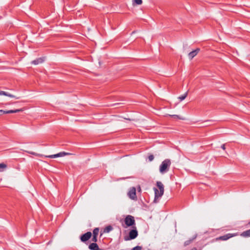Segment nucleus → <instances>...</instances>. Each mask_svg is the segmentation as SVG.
<instances>
[{
    "mask_svg": "<svg viewBox=\"0 0 250 250\" xmlns=\"http://www.w3.org/2000/svg\"><path fill=\"white\" fill-rule=\"evenodd\" d=\"M156 185L159 190L156 188H154V190L155 192V197L154 200V202L157 203V199L161 197L163 194L164 192V187L162 183L160 181H157L156 183Z\"/></svg>",
    "mask_w": 250,
    "mask_h": 250,
    "instance_id": "nucleus-1",
    "label": "nucleus"
},
{
    "mask_svg": "<svg viewBox=\"0 0 250 250\" xmlns=\"http://www.w3.org/2000/svg\"><path fill=\"white\" fill-rule=\"evenodd\" d=\"M171 160L169 159L164 160L159 167V171L161 174H164L168 171L171 166Z\"/></svg>",
    "mask_w": 250,
    "mask_h": 250,
    "instance_id": "nucleus-2",
    "label": "nucleus"
},
{
    "mask_svg": "<svg viewBox=\"0 0 250 250\" xmlns=\"http://www.w3.org/2000/svg\"><path fill=\"white\" fill-rule=\"evenodd\" d=\"M133 229H131L129 232L128 236H125L124 239L125 241H128L136 238L138 235V231L137 230L136 227H133Z\"/></svg>",
    "mask_w": 250,
    "mask_h": 250,
    "instance_id": "nucleus-3",
    "label": "nucleus"
},
{
    "mask_svg": "<svg viewBox=\"0 0 250 250\" xmlns=\"http://www.w3.org/2000/svg\"><path fill=\"white\" fill-rule=\"evenodd\" d=\"M125 223L127 227L135 225V221L134 217L129 215L126 216L125 219Z\"/></svg>",
    "mask_w": 250,
    "mask_h": 250,
    "instance_id": "nucleus-4",
    "label": "nucleus"
},
{
    "mask_svg": "<svg viewBox=\"0 0 250 250\" xmlns=\"http://www.w3.org/2000/svg\"><path fill=\"white\" fill-rule=\"evenodd\" d=\"M128 197L132 200H136L137 197L136 196V189L135 187L130 188L128 192L127 193Z\"/></svg>",
    "mask_w": 250,
    "mask_h": 250,
    "instance_id": "nucleus-5",
    "label": "nucleus"
},
{
    "mask_svg": "<svg viewBox=\"0 0 250 250\" xmlns=\"http://www.w3.org/2000/svg\"><path fill=\"white\" fill-rule=\"evenodd\" d=\"M236 234H232V233H228L224 235L221 236L220 237H217L215 238L216 241H226L228 240L229 239L236 236Z\"/></svg>",
    "mask_w": 250,
    "mask_h": 250,
    "instance_id": "nucleus-6",
    "label": "nucleus"
},
{
    "mask_svg": "<svg viewBox=\"0 0 250 250\" xmlns=\"http://www.w3.org/2000/svg\"><path fill=\"white\" fill-rule=\"evenodd\" d=\"M92 236V233L90 231H88L86 233L82 235L80 237V239L82 242H85L88 241Z\"/></svg>",
    "mask_w": 250,
    "mask_h": 250,
    "instance_id": "nucleus-7",
    "label": "nucleus"
},
{
    "mask_svg": "<svg viewBox=\"0 0 250 250\" xmlns=\"http://www.w3.org/2000/svg\"><path fill=\"white\" fill-rule=\"evenodd\" d=\"M199 51H200V49L197 48L195 50L189 53L188 54L189 58L190 60H192L195 56L197 55V54L199 53Z\"/></svg>",
    "mask_w": 250,
    "mask_h": 250,
    "instance_id": "nucleus-8",
    "label": "nucleus"
},
{
    "mask_svg": "<svg viewBox=\"0 0 250 250\" xmlns=\"http://www.w3.org/2000/svg\"><path fill=\"white\" fill-rule=\"evenodd\" d=\"M66 154H67V153L65 152H60L56 154L46 156L45 157L50 158H57V157H62V156L66 155Z\"/></svg>",
    "mask_w": 250,
    "mask_h": 250,
    "instance_id": "nucleus-9",
    "label": "nucleus"
},
{
    "mask_svg": "<svg viewBox=\"0 0 250 250\" xmlns=\"http://www.w3.org/2000/svg\"><path fill=\"white\" fill-rule=\"evenodd\" d=\"M88 248L90 250H98L99 247L96 243H92L88 246Z\"/></svg>",
    "mask_w": 250,
    "mask_h": 250,
    "instance_id": "nucleus-10",
    "label": "nucleus"
},
{
    "mask_svg": "<svg viewBox=\"0 0 250 250\" xmlns=\"http://www.w3.org/2000/svg\"><path fill=\"white\" fill-rule=\"evenodd\" d=\"M44 61V59L43 58H38L33 61L31 62V64L34 65H37L39 63H42Z\"/></svg>",
    "mask_w": 250,
    "mask_h": 250,
    "instance_id": "nucleus-11",
    "label": "nucleus"
},
{
    "mask_svg": "<svg viewBox=\"0 0 250 250\" xmlns=\"http://www.w3.org/2000/svg\"><path fill=\"white\" fill-rule=\"evenodd\" d=\"M197 237V235H194L192 238H190L187 241H186L184 243V246H187L188 245H189L192 242V241L196 239Z\"/></svg>",
    "mask_w": 250,
    "mask_h": 250,
    "instance_id": "nucleus-12",
    "label": "nucleus"
},
{
    "mask_svg": "<svg viewBox=\"0 0 250 250\" xmlns=\"http://www.w3.org/2000/svg\"><path fill=\"white\" fill-rule=\"evenodd\" d=\"M22 111H23L22 109L7 110V111H5V114L15 113H18V112Z\"/></svg>",
    "mask_w": 250,
    "mask_h": 250,
    "instance_id": "nucleus-13",
    "label": "nucleus"
},
{
    "mask_svg": "<svg viewBox=\"0 0 250 250\" xmlns=\"http://www.w3.org/2000/svg\"><path fill=\"white\" fill-rule=\"evenodd\" d=\"M241 235L244 237H250V229L245 230L243 231L241 234Z\"/></svg>",
    "mask_w": 250,
    "mask_h": 250,
    "instance_id": "nucleus-14",
    "label": "nucleus"
},
{
    "mask_svg": "<svg viewBox=\"0 0 250 250\" xmlns=\"http://www.w3.org/2000/svg\"><path fill=\"white\" fill-rule=\"evenodd\" d=\"M5 95V96H8L9 97H11V98H16V97L13 95H12L11 94H9L8 93V92H5V91H0V95Z\"/></svg>",
    "mask_w": 250,
    "mask_h": 250,
    "instance_id": "nucleus-15",
    "label": "nucleus"
},
{
    "mask_svg": "<svg viewBox=\"0 0 250 250\" xmlns=\"http://www.w3.org/2000/svg\"><path fill=\"white\" fill-rule=\"evenodd\" d=\"M113 229V228L110 225H109V226H106L104 229V233H108L111 230H112Z\"/></svg>",
    "mask_w": 250,
    "mask_h": 250,
    "instance_id": "nucleus-16",
    "label": "nucleus"
},
{
    "mask_svg": "<svg viewBox=\"0 0 250 250\" xmlns=\"http://www.w3.org/2000/svg\"><path fill=\"white\" fill-rule=\"evenodd\" d=\"M99 232V228H96L93 230V236H98Z\"/></svg>",
    "mask_w": 250,
    "mask_h": 250,
    "instance_id": "nucleus-17",
    "label": "nucleus"
},
{
    "mask_svg": "<svg viewBox=\"0 0 250 250\" xmlns=\"http://www.w3.org/2000/svg\"><path fill=\"white\" fill-rule=\"evenodd\" d=\"M142 3V0H133V4L140 5Z\"/></svg>",
    "mask_w": 250,
    "mask_h": 250,
    "instance_id": "nucleus-18",
    "label": "nucleus"
},
{
    "mask_svg": "<svg viewBox=\"0 0 250 250\" xmlns=\"http://www.w3.org/2000/svg\"><path fill=\"white\" fill-rule=\"evenodd\" d=\"M187 95H188V92H186L183 95H181L180 97H179L178 98L180 100V101H183L187 97Z\"/></svg>",
    "mask_w": 250,
    "mask_h": 250,
    "instance_id": "nucleus-19",
    "label": "nucleus"
},
{
    "mask_svg": "<svg viewBox=\"0 0 250 250\" xmlns=\"http://www.w3.org/2000/svg\"><path fill=\"white\" fill-rule=\"evenodd\" d=\"M7 167V165L4 163L0 164V169L3 170Z\"/></svg>",
    "mask_w": 250,
    "mask_h": 250,
    "instance_id": "nucleus-20",
    "label": "nucleus"
},
{
    "mask_svg": "<svg viewBox=\"0 0 250 250\" xmlns=\"http://www.w3.org/2000/svg\"><path fill=\"white\" fill-rule=\"evenodd\" d=\"M170 116L173 117V118H178L179 119H181V120H184V118H182V117H179V116L177 115H170Z\"/></svg>",
    "mask_w": 250,
    "mask_h": 250,
    "instance_id": "nucleus-21",
    "label": "nucleus"
},
{
    "mask_svg": "<svg viewBox=\"0 0 250 250\" xmlns=\"http://www.w3.org/2000/svg\"><path fill=\"white\" fill-rule=\"evenodd\" d=\"M142 248L141 246H136L134 247L131 250H141Z\"/></svg>",
    "mask_w": 250,
    "mask_h": 250,
    "instance_id": "nucleus-22",
    "label": "nucleus"
},
{
    "mask_svg": "<svg viewBox=\"0 0 250 250\" xmlns=\"http://www.w3.org/2000/svg\"><path fill=\"white\" fill-rule=\"evenodd\" d=\"M148 159L149 161L151 162L154 159V156L152 154H151L148 156Z\"/></svg>",
    "mask_w": 250,
    "mask_h": 250,
    "instance_id": "nucleus-23",
    "label": "nucleus"
},
{
    "mask_svg": "<svg viewBox=\"0 0 250 250\" xmlns=\"http://www.w3.org/2000/svg\"><path fill=\"white\" fill-rule=\"evenodd\" d=\"M97 237L98 236H93L91 240H92V241L93 242V243H96L97 242V240H98Z\"/></svg>",
    "mask_w": 250,
    "mask_h": 250,
    "instance_id": "nucleus-24",
    "label": "nucleus"
},
{
    "mask_svg": "<svg viewBox=\"0 0 250 250\" xmlns=\"http://www.w3.org/2000/svg\"><path fill=\"white\" fill-rule=\"evenodd\" d=\"M5 114V111L3 110H0V115Z\"/></svg>",
    "mask_w": 250,
    "mask_h": 250,
    "instance_id": "nucleus-25",
    "label": "nucleus"
},
{
    "mask_svg": "<svg viewBox=\"0 0 250 250\" xmlns=\"http://www.w3.org/2000/svg\"><path fill=\"white\" fill-rule=\"evenodd\" d=\"M221 147L223 149V150H225L226 149V147H225V144H223Z\"/></svg>",
    "mask_w": 250,
    "mask_h": 250,
    "instance_id": "nucleus-26",
    "label": "nucleus"
},
{
    "mask_svg": "<svg viewBox=\"0 0 250 250\" xmlns=\"http://www.w3.org/2000/svg\"><path fill=\"white\" fill-rule=\"evenodd\" d=\"M247 227H250V221L247 224Z\"/></svg>",
    "mask_w": 250,
    "mask_h": 250,
    "instance_id": "nucleus-27",
    "label": "nucleus"
},
{
    "mask_svg": "<svg viewBox=\"0 0 250 250\" xmlns=\"http://www.w3.org/2000/svg\"><path fill=\"white\" fill-rule=\"evenodd\" d=\"M191 250H197L196 248H193L191 249Z\"/></svg>",
    "mask_w": 250,
    "mask_h": 250,
    "instance_id": "nucleus-28",
    "label": "nucleus"
},
{
    "mask_svg": "<svg viewBox=\"0 0 250 250\" xmlns=\"http://www.w3.org/2000/svg\"><path fill=\"white\" fill-rule=\"evenodd\" d=\"M98 250H105L99 248Z\"/></svg>",
    "mask_w": 250,
    "mask_h": 250,
    "instance_id": "nucleus-29",
    "label": "nucleus"
},
{
    "mask_svg": "<svg viewBox=\"0 0 250 250\" xmlns=\"http://www.w3.org/2000/svg\"><path fill=\"white\" fill-rule=\"evenodd\" d=\"M138 190H141V188H140V186L139 187Z\"/></svg>",
    "mask_w": 250,
    "mask_h": 250,
    "instance_id": "nucleus-30",
    "label": "nucleus"
},
{
    "mask_svg": "<svg viewBox=\"0 0 250 250\" xmlns=\"http://www.w3.org/2000/svg\"><path fill=\"white\" fill-rule=\"evenodd\" d=\"M30 153L32 154H34V155L35 154V153H33V152H31Z\"/></svg>",
    "mask_w": 250,
    "mask_h": 250,
    "instance_id": "nucleus-31",
    "label": "nucleus"
},
{
    "mask_svg": "<svg viewBox=\"0 0 250 250\" xmlns=\"http://www.w3.org/2000/svg\"><path fill=\"white\" fill-rule=\"evenodd\" d=\"M1 171H3V170H0V172H1Z\"/></svg>",
    "mask_w": 250,
    "mask_h": 250,
    "instance_id": "nucleus-32",
    "label": "nucleus"
}]
</instances>
